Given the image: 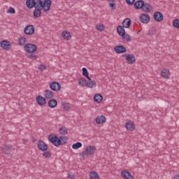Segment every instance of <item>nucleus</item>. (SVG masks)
I'll use <instances>...</instances> for the list:
<instances>
[{
    "label": "nucleus",
    "instance_id": "a211bd4d",
    "mask_svg": "<svg viewBox=\"0 0 179 179\" xmlns=\"http://www.w3.org/2000/svg\"><path fill=\"white\" fill-rule=\"evenodd\" d=\"M12 150H13L12 145H5L2 149L3 153H5V155H10Z\"/></svg>",
    "mask_w": 179,
    "mask_h": 179
},
{
    "label": "nucleus",
    "instance_id": "864d4df0",
    "mask_svg": "<svg viewBox=\"0 0 179 179\" xmlns=\"http://www.w3.org/2000/svg\"><path fill=\"white\" fill-rule=\"evenodd\" d=\"M31 141H32V142H35L36 141V138L34 137H32Z\"/></svg>",
    "mask_w": 179,
    "mask_h": 179
},
{
    "label": "nucleus",
    "instance_id": "a18cd8bd",
    "mask_svg": "<svg viewBox=\"0 0 179 179\" xmlns=\"http://www.w3.org/2000/svg\"><path fill=\"white\" fill-rule=\"evenodd\" d=\"M82 157L85 159V157L89 156V153H87V151H83L80 153Z\"/></svg>",
    "mask_w": 179,
    "mask_h": 179
},
{
    "label": "nucleus",
    "instance_id": "ddd939ff",
    "mask_svg": "<svg viewBox=\"0 0 179 179\" xmlns=\"http://www.w3.org/2000/svg\"><path fill=\"white\" fill-rule=\"evenodd\" d=\"M115 51L117 54H124V52H127V48L122 45H117L115 47Z\"/></svg>",
    "mask_w": 179,
    "mask_h": 179
},
{
    "label": "nucleus",
    "instance_id": "dca6fc26",
    "mask_svg": "<svg viewBox=\"0 0 179 179\" xmlns=\"http://www.w3.org/2000/svg\"><path fill=\"white\" fill-rule=\"evenodd\" d=\"M163 13H160L159 11H157L154 13V20L156 22H162L163 20Z\"/></svg>",
    "mask_w": 179,
    "mask_h": 179
},
{
    "label": "nucleus",
    "instance_id": "9d476101",
    "mask_svg": "<svg viewBox=\"0 0 179 179\" xmlns=\"http://www.w3.org/2000/svg\"><path fill=\"white\" fill-rule=\"evenodd\" d=\"M36 103L38 104V106H43L47 104V100L45 99V98H44V96L38 95L36 97Z\"/></svg>",
    "mask_w": 179,
    "mask_h": 179
},
{
    "label": "nucleus",
    "instance_id": "e433bc0d",
    "mask_svg": "<svg viewBox=\"0 0 179 179\" xmlns=\"http://www.w3.org/2000/svg\"><path fill=\"white\" fill-rule=\"evenodd\" d=\"M72 148H73V149H79V148H82V143H80V142H77V143H74V144H73L72 145Z\"/></svg>",
    "mask_w": 179,
    "mask_h": 179
},
{
    "label": "nucleus",
    "instance_id": "0eeeda50",
    "mask_svg": "<svg viewBox=\"0 0 179 179\" xmlns=\"http://www.w3.org/2000/svg\"><path fill=\"white\" fill-rule=\"evenodd\" d=\"M51 0H43V12H48L51 9Z\"/></svg>",
    "mask_w": 179,
    "mask_h": 179
},
{
    "label": "nucleus",
    "instance_id": "de8ad7c7",
    "mask_svg": "<svg viewBox=\"0 0 179 179\" xmlns=\"http://www.w3.org/2000/svg\"><path fill=\"white\" fill-rule=\"evenodd\" d=\"M61 142H64V145L68 142V136H63V141Z\"/></svg>",
    "mask_w": 179,
    "mask_h": 179
},
{
    "label": "nucleus",
    "instance_id": "aec40b11",
    "mask_svg": "<svg viewBox=\"0 0 179 179\" xmlns=\"http://www.w3.org/2000/svg\"><path fill=\"white\" fill-rule=\"evenodd\" d=\"M121 176H122V178L134 179V176H131V173L127 171H122L121 172Z\"/></svg>",
    "mask_w": 179,
    "mask_h": 179
},
{
    "label": "nucleus",
    "instance_id": "a878e982",
    "mask_svg": "<svg viewBox=\"0 0 179 179\" xmlns=\"http://www.w3.org/2000/svg\"><path fill=\"white\" fill-rule=\"evenodd\" d=\"M62 36L64 40H71V38H72L71 33L68 31H64L62 34Z\"/></svg>",
    "mask_w": 179,
    "mask_h": 179
},
{
    "label": "nucleus",
    "instance_id": "8fccbe9b",
    "mask_svg": "<svg viewBox=\"0 0 179 179\" xmlns=\"http://www.w3.org/2000/svg\"><path fill=\"white\" fill-rule=\"evenodd\" d=\"M58 139H59L60 142H62L64 141V136L58 137Z\"/></svg>",
    "mask_w": 179,
    "mask_h": 179
},
{
    "label": "nucleus",
    "instance_id": "c03bdc74",
    "mask_svg": "<svg viewBox=\"0 0 179 179\" xmlns=\"http://www.w3.org/2000/svg\"><path fill=\"white\" fill-rule=\"evenodd\" d=\"M126 3L129 5V6H132L135 3V0H126Z\"/></svg>",
    "mask_w": 179,
    "mask_h": 179
},
{
    "label": "nucleus",
    "instance_id": "a19ab883",
    "mask_svg": "<svg viewBox=\"0 0 179 179\" xmlns=\"http://www.w3.org/2000/svg\"><path fill=\"white\" fill-rule=\"evenodd\" d=\"M62 106L64 107L65 111H68V110H69V103L66 102H62Z\"/></svg>",
    "mask_w": 179,
    "mask_h": 179
},
{
    "label": "nucleus",
    "instance_id": "603ef678",
    "mask_svg": "<svg viewBox=\"0 0 179 179\" xmlns=\"http://www.w3.org/2000/svg\"><path fill=\"white\" fill-rule=\"evenodd\" d=\"M108 2L110 3H113V2H115V0H108Z\"/></svg>",
    "mask_w": 179,
    "mask_h": 179
},
{
    "label": "nucleus",
    "instance_id": "4c0bfd02",
    "mask_svg": "<svg viewBox=\"0 0 179 179\" xmlns=\"http://www.w3.org/2000/svg\"><path fill=\"white\" fill-rule=\"evenodd\" d=\"M173 27H175L176 29H179V19H175L173 22Z\"/></svg>",
    "mask_w": 179,
    "mask_h": 179
},
{
    "label": "nucleus",
    "instance_id": "ea45409f",
    "mask_svg": "<svg viewBox=\"0 0 179 179\" xmlns=\"http://www.w3.org/2000/svg\"><path fill=\"white\" fill-rule=\"evenodd\" d=\"M43 157H46L48 159H50V157H51L52 155H51V152H50V151H45L43 153Z\"/></svg>",
    "mask_w": 179,
    "mask_h": 179
},
{
    "label": "nucleus",
    "instance_id": "37998d69",
    "mask_svg": "<svg viewBox=\"0 0 179 179\" xmlns=\"http://www.w3.org/2000/svg\"><path fill=\"white\" fill-rule=\"evenodd\" d=\"M96 30H98V31H103V30H104V25L96 24Z\"/></svg>",
    "mask_w": 179,
    "mask_h": 179
},
{
    "label": "nucleus",
    "instance_id": "423d86ee",
    "mask_svg": "<svg viewBox=\"0 0 179 179\" xmlns=\"http://www.w3.org/2000/svg\"><path fill=\"white\" fill-rule=\"evenodd\" d=\"M50 89H51L52 92H59V90H61V84L57 81H53L50 84Z\"/></svg>",
    "mask_w": 179,
    "mask_h": 179
},
{
    "label": "nucleus",
    "instance_id": "09e8293b",
    "mask_svg": "<svg viewBox=\"0 0 179 179\" xmlns=\"http://www.w3.org/2000/svg\"><path fill=\"white\" fill-rule=\"evenodd\" d=\"M68 178H70V179H75V176L71 173H69L68 174Z\"/></svg>",
    "mask_w": 179,
    "mask_h": 179
},
{
    "label": "nucleus",
    "instance_id": "39448f33",
    "mask_svg": "<svg viewBox=\"0 0 179 179\" xmlns=\"http://www.w3.org/2000/svg\"><path fill=\"white\" fill-rule=\"evenodd\" d=\"M24 33L26 36H33L34 34V26L29 24L24 29Z\"/></svg>",
    "mask_w": 179,
    "mask_h": 179
},
{
    "label": "nucleus",
    "instance_id": "5701e85b",
    "mask_svg": "<svg viewBox=\"0 0 179 179\" xmlns=\"http://www.w3.org/2000/svg\"><path fill=\"white\" fill-rule=\"evenodd\" d=\"M85 150L86 152H87L88 155H94V152H96V146L94 145L87 146Z\"/></svg>",
    "mask_w": 179,
    "mask_h": 179
},
{
    "label": "nucleus",
    "instance_id": "49530a36",
    "mask_svg": "<svg viewBox=\"0 0 179 179\" xmlns=\"http://www.w3.org/2000/svg\"><path fill=\"white\" fill-rule=\"evenodd\" d=\"M46 68H47V67L45 66V65L41 64V65L38 67V69H39V71H45Z\"/></svg>",
    "mask_w": 179,
    "mask_h": 179
},
{
    "label": "nucleus",
    "instance_id": "f3484780",
    "mask_svg": "<svg viewBox=\"0 0 179 179\" xmlns=\"http://www.w3.org/2000/svg\"><path fill=\"white\" fill-rule=\"evenodd\" d=\"M107 121V118L104 115H99L96 117V122L98 124H104Z\"/></svg>",
    "mask_w": 179,
    "mask_h": 179
},
{
    "label": "nucleus",
    "instance_id": "b1692460",
    "mask_svg": "<svg viewBox=\"0 0 179 179\" xmlns=\"http://www.w3.org/2000/svg\"><path fill=\"white\" fill-rule=\"evenodd\" d=\"M125 27H124L122 25H119L117 27V32L119 34V36H124V34H125Z\"/></svg>",
    "mask_w": 179,
    "mask_h": 179
},
{
    "label": "nucleus",
    "instance_id": "79ce46f5",
    "mask_svg": "<svg viewBox=\"0 0 179 179\" xmlns=\"http://www.w3.org/2000/svg\"><path fill=\"white\" fill-rule=\"evenodd\" d=\"M7 13H10L11 15H15L16 10L13 7H9Z\"/></svg>",
    "mask_w": 179,
    "mask_h": 179
},
{
    "label": "nucleus",
    "instance_id": "20e7f679",
    "mask_svg": "<svg viewBox=\"0 0 179 179\" xmlns=\"http://www.w3.org/2000/svg\"><path fill=\"white\" fill-rule=\"evenodd\" d=\"M36 145L38 147V149H39V150H41V152H45L48 150V145H47V143L41 140L38 141L36 143Z\"/></svg>",
    "mask_w": 179,
    "mask_h": 179
},
{
    "label": "nucleus",
    "instance_id": "412c9836",
    "mask_svg": "<svg viewBox=\"0 0 179 179\" xmlns=\"http://www.w3.org/2000/svg\"><path fill=\"white\" fill-rule=\"evenodd\" d=\"M161 76L164 79H169L170 78V71L167 69H165L162 71Z\"/></svg>",
    "mask_w": 179,
    "mask_h": 179
},
{
    "label": "nucleus",
    "instance_id": "7c9ffc66",
    "mask_svg": "<svg viewBox=\"0 0 179 179\" xmlns=\"http://www.w3.org/2000/svg\"><path fill=\"white\" fill-rule=\"evenodd\" d=\"M59 132L61 135H66V134H68V129L65 127H62L59 129Z\"/></svg>",
    "mask_w": 179,
    "mask_h": 179
},
{
    "label": "nucleus",
    "instance_id": "c85d7f7f",
    "mask_svg": "<svg viewBox=\"0 0 179 179\" xmlns=\"http://www.w3.org/2000/svg\"><path fill=\"white\" fill-rule=\"evenodd\" d=\"M82 71H83V76H85V78H87L88 80H91V78L89 76V71H87V69L83 67L82 69Z\"/></svg>",
    "mask_w": 179,
    "mask_h": 179
},
{
    "label": "nucleus",
    "instance_id": "f704fd0d",
    "mask_svg": "<svg viewBox=\"0 0 179 179\" xmlns=\"http://www.w3.org/2000/svg\"><path fill=\"white\" fill-rule=\"evenodd\" d=\"M27 39L23 37V36H21L20 38H19V41H18V44L20 45H24V44L27 42Z\"/></svg>",
    "mask_w": 179,
    "mask_h": 179
},
{
    "label": "nucleus",
    "instance_id": "2eb2a0df",
    "mask_svg": "<svg viewBox=\"0 0 179 179\" xmlns=\"http://www.w3.org/2000/svg\"><path fill=\"white\" fill-rule=\"evenodd\" d=\"M143 5H145V1L138 0L134 3V9H142L143 8Z\"/></svg>",
    "mask_w": 179,
    "mask_h": 179
},
{
    "label": "nucleus",
    "instance_id": "cd10ccee",
    "mask_svg": "<svg viewBox=\"0 0 179 179\" xmlns=\"http://www.w3.org/2000/svg\"><path fill=\"white\" fill-rule=\"evenodd\" d=\"M125 128H127L128 131H134V129H135V127H134V123L131 122H127L125 124Z\"/></svg>",
    "mask_w": 179,
    "mask_h": 179
},
{
    "label": "nucleus",
    "instance_id": "473e14b6",
    "mask_svg": "<svg viewBox=\"0 0 179 179\" xmlns=\"http://www.w3.org/2000/svg\"><path fill=\"white\" fill-rule=\"evenodd\" d=\"M27 57L33 61H36L37 59V56L34 53H29L27 55Z\"/></svg>",
    "mask_w": 179,
    "mask_h": 179
},
{
    "label": "nucleus",
    "instance_id": "4468645a",
    "mask_svg": "<svg viewBox=\"0 0 179 179\" xmlns=\"http://www.w3.org/2000/svg\"><path fill=\"white\" fill-rule=\"evenodd\" d=\"M36 0H26L25 5L28 9H36Z\"/></svg>",
    "mask_w": 179,
    "mask_h": 179
},
{
    "label": "nucleus",
    "instance_id": "7ed1b4c3",
    "mask_svg": "<svg viewBox=\"0 0 179 179\" xmlns=\"http://www.w3.org/2000/svg\"><path fill=\"white\" fill-rule=\"evenodd\" d=\"M24 50L26 52H29V54H33V52L37 51V46L32 43H27L24 46Z\"/></svg>",
    "mask_w": 179,
    "mask_h": 179
},
{
    "label": "nucleus",
    "instance_id": "c756f323",
    "mask_svg": "<svg viewBox=\"0 0 179 179\" xmlns=\"http://www.w3.org/2000/svg\"><path fill=\"white\" fill-rule=\"evenodd\" d=\"M87 82L88 81L85 78H80L78 80V85L82 86V87H85V86H87Z\"/></svg>",
    "mask_w": 179,
    "mask_h": 179
},
{
    "label": "nucleus",
    "instance_id": "9b49d317",
    "mask_svg": "<svg viewBox=\"0 0 179 179\" xmlns=\"http://www.w3.org/2000/svg\"><path fill=\"white\" fill-rule=\"evenodd\" d=\"M0 45L1 48H3V50H9L10 47H12V45L10 44V42L6 40L1 41L0 42Z\"/></svg>",
    "mask_w": 179,
    "mask_h": 179
},
{
    "label": "nucleus",
    "instance_id": "6e6552de",
    "mask_svg": "<svg viewBox=\"0 0 179 179\" xmlns=\"http://www.w3.org/2000/svg\"><path fill=\"white\" fill-rule=\"evenodd\" d=\"M123 57H126V61L130 65H132V64H134V62L136 61L135 55L132 54L123 55Z\"/></svg>",
    "mask_w": 179,
    "mask_h": 179
},
{
    "label": "nucleus",
    "instance_id": "58836bf2",
    "mask_svg": "<svg viewBox=\"0 0 179 179\" xmlns=\"http://www.w3.org/2000/svg\"><path fill=\"white\" fill-rule=\"evenodd\" d=\"M109 6L111 10H115V9H117V4H115V1L109 3Z\"/></svg>",
    "mask_w": 179,
    "mask_h": 179
},
{
    "label": "nucleus",
    "instance_id": "f03ea898",
    "mask_svg": "<svg viewBox=\"0 0 179 179\" xmlns=\"http://www.w3.org/2000/svg\"><path fill=\"white\" fill-rule=\"evenodd\" d=\"M48 141L57 148L61 146V145H65V142H62L55 134H50L48 136Z\"/></svg>",
    "mask_w": 179,
    "mask_h": 179
},
{
    "label": "nucleus",
    "instance_id": "6ab92c4d",
    "mask_svg": "<svg viewBox=\"0 0 179 179\" xmlns=\"http://www.w3.org/2000/svg\"><path fill=\"white\" fill-rule=\"evenodd\" d=\"M45 99H52L54 97V92L51 90H46L44 92Z\"/></svg>",
    "mask_w": 179,
    "mask_h": 179
},
{
    "label": "nucleus",
    "instance_id": "f257e3e1",
    "mask_svg": "<svg viewBox=\"0 0 179 179\" xmlns=\"http://www.w3.org/2000/svg\"><path fill=\"white\" fill-rule=\"evenodd\" d=\"M44 0H36L35 9L33 12L34 17H39L41 16Z\"/></svg>",
    "mask_w": 179,
    "mask_h": 179
},
{
    "label": "nucleus",
    "instance_id": "1a4fd4ad",
    "mask_svg": "<svg viewBox=\"0 0 179 179\" xmlns=\"http://www.w3.org/2000/svg\"><path fill=\"white\" fill-rule=\"evenodd\" d=\"M145 13H150V11L153 9V7L149 3H145L141 8Z\"/></svg>",
    "mask_w": 179,
    "mask_h": 179
},
{
    "label": "nucleus",
    "instance_id": "bb28decb",
    "mask_svg": "<svg viewBox=\"0 0 179 179\" xmlns=\"http://www.w3.org/2000/svg\"><path fill=\"white\" fill-rule=\"evenodd\" d=\"M94 100L96 103H101L103 101V95L101 94H96L94 96Z\"/></svg>",
    "mask_w": 179,
    "mask_h": 179
},
{
    "label": "nucleus",
    "instance_id": "f8f14e48",
    "mask_svg": "<svg viewBox=\"0 0 179 179\" xmlns=\"http://www.w3.org/2000/svg\"><path fill=\"white\" fill-rule=\"evenodd\" d=\"M140 21L141 23H145V24H148L149 22H150V17H149V15L148 14H142L140 16Z\"/></svg>",
    "mask_w": 179,
    "mask_h": 179
},
{
    "label": "nucleus",
    "instance_id": "2f4dec72",
    "mask_svg": "<svg viewBox=\"0 0 179 179\" xmlns=\"http://www.w3.org/2000/svg\"><path fill=\"white\" fill-rule=\"evenodd\" d=\"M90 179H99V173L96 171L91 172L90 175Z\"/></svg>",
    "mask_w": 179,
    "mask_h": 179
},
{
    "label": "nucleus",
    "instance_id": "393cba45",
    "mask_svg": "<svg viewBox=\"0 0 179 179\" xmlns=\"http://www.w3.org/2000/svg\"><path fill=\"white\" fill-rule=\"evenodd\" d=\"M122 27L125 29H129L131 27V19L126 18L122 22Z\"/></svg>",
    "mask_w": 179,
    "mask_h": 179
},
{
    "label": "nucleus",
    "instance_id": "3c124183",
    "mask_svg": "<svg viewBox=\"0 0 179 179\" xmlns=\"http://www.w3.org/2000/svg\"><path fill=\"white\" fill-rule=\"evenodd\" d=\"M173 179H179V175H176L173 177Z\"/></svg>",
    "mask_w": 179,
    "mask_h": 179
},
{
    "label": "nucleus",
    "instance_id": "4be33fe9",
    "mask_svg": "<svg viewBox=\"0 0 179 179\" xmlns=\"http://www.w3.org/2000/svg\"><path fill=\"white\" fill-rule=\"evenodd\" d=\"M48 105L50 108H55V107H57V106H58V101H57L55 99H52L49 100V101L48 102Z\"/></svg>",
    "mask_w": 179,
    "mask_h": 179
},
{
    "label": "nucleus",
    "instance_id": "c9c22d12",
    "mask_svg": "<svg viewBox=\"0 0 179 179\" xmlns=\"http://www.w3.org/2000/svg\"><path fill=\"white\" fill-rule=\"evenodd\" d=\"M121 37H122L123 40H126V41H131V36L128 34H124Z\"/></svg>",
    "mask_w": 179,
    "mask_h": 179
},
{
    "label": "nucleus",
    "instance_id": "72a5a7b5",
    "mask_svg": "<svg viewBox=\"0 0 179 179\" xmlns=\"http://www.w3.org/2000/svg\"><path fill=\"white\" fill-rule=\"evenodd\" d=\"M87 87H96V82L92 80V78L90 80L87 81Z\"/></svg>",
    "mask_w": 179,
    "mask_h": 179
}]
</instances>
